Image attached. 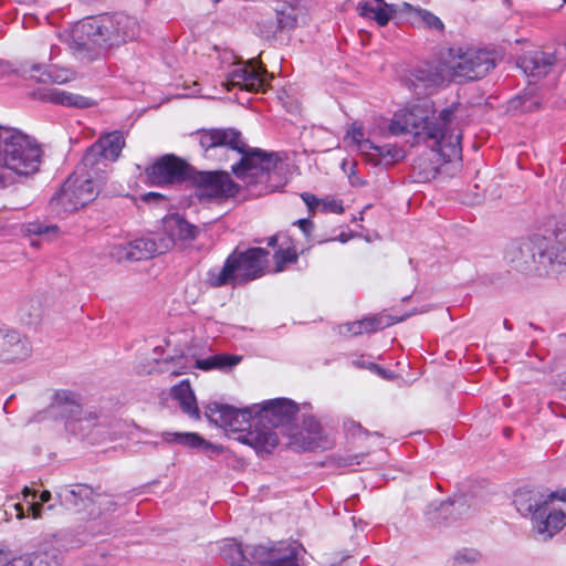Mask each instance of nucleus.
<instances>
[{
	"instance_id": "c03bdc74",
	"label": "nucleus",
	"mask_w": 566,
	"mask_h": 566,
	"mask_svg": "<svg viewBox=\"0 0 566 566\" xmlns=\"http://www.w3.org/2000/svg\"><path fill=\"white\" fill-rule=\"evenodd\" d=\"M322 211L340 214L344 212V207L340 200L331 198L322 200Z\"/></svg>"
},
{
	"instance_id": "f257e3e1",
	"label": "nucleus",
	"mask_w": 566,
	"mask_h": 566,
	"mask_svg": "<svg viewBox=\"0 0 566 566\" xmlns=\"http://www.w3.org/2000/svg\"><path fill=\"white\" fill-rule=\"evenodd\" d=\"M459 111V105H451L436 115L432 103L423 101L396 112L388 132L394 136L413 134L430 142L431 150L444 163H459L462 159Z\"/></svg>"
},
{
	"instance_id": "052dcab7",
	"label": "nucleus",
	"mask_w": 566,
	"mask_h": 566,
	"mask_svg": "<svg viewBox=\"0 0 566 566\" xmlns=\"http://www.w3.org/2000/svg\"><path fill=\"white\" fill-rule=\"evenodd\" d=\"M60 535H61V536H65V537H66V536H69V535H72V532H63V533H61Z\"/></svg>"
},
{
	"instance_id": "4c0bfd02",
	"label": "nucleus",
	"mask_w": 566,
	"mask_h": 566,
	"mask_svg": "<svg viewBox=\"0 0 566 566\" xmlns=\"http://www.w3.org/2000/svg\"><path fill=\"white\" fill-rule=\"evenodd\" d=\"M296 17L293 11H279L276 14L275 24L271 23L269 30L263 31L260 29L262 36L270 39L275 35L277 30L293 29L296 25Z\"/></svg>"
},
{
	"instance_id": "393cba45",
	"label": "nucleus",
	"mask_w": 566,
	"mask_h": 566,
	"mask_svg": "<svg viewBox=\"0 0 566 566\" xmlns=\"http://www.w3.org/2000/svg\"><path fill=\"white\" fill-rule=\"evenodd\" d=\"M356 10L360 17L374 20L380 27L386 25L395 13L394 6L384 0H359Z\"/></svg>"
},
{
	"instance_id": "7ed1b4c3",
	"label": "nucleus",
	"mask_w": 566,
	"mask_h": 566,
	"mask_svg": "<svg viewBox=\"0 0 566 566\" xmlns=\"http://www.w3.org/2000/svg\"><path fill=\"white\" fill-rule=\"evenodd\" d=\"M206 416L210 422L222 428L226 432L237 433V440L250 446L259 454L271 453L279 443L277 434L268 426L258 422L254 405L237 409L218 402L209 403Z\"/></svg>"
},
{
	"instance_id": "a878e982",
	"label": "nucleus",
	"mask_w": 566,
	"mask_h": 566,
	"mask_svg": "<svg viewBox=\"0 0 566 566\" xmlns=\"http://www.w3.org/2000/svg\"><path fill=\"white\" fill-rule=\"evenodd\" d=\"M170 241L159 242L158 238H140L129 241L130 261H140L154 258L169 251Z\"/></svg>"
},
{
	"instance_id": "39448f33",
	"label": "nucleus",
	"mask_w": 566,
	"mask_h": 566,
	"mask_svg": "<svg viewBox=\"0 0 566 566\" xmlns=\"http://www.w3.org/2000/svg\"><path fill=\"white\" fill-rule=\"evenodd\" d=\"M513 252L518 253V258H512V262L526 268L533 264L538 271L547 272L556 265H566V221L549 237L535 234L521 241Z\"/></svg>"
},
{
	"instance_id": "2eb2a0df",
	"label": "nucleus",
	"mask_w": 566,
	"mask_h": 566,
	"mask_svg": "<svg viewBox=\"0 0 566 566\" xmlns=\"http://www.w3.org/2000/svg\"><path fill=\"white\" fill-rule=\"evenodd\" d=\"M237 260L235 270L241 283L256 280L264 275L269 252L263 248H250L245 251L234 250L230 253Z\"/></svg>"
},
{
	"instance_id": "2f4dec72",
	"label": "nucleus",
	"mask_w": 566,
	"mask_h": 566,
	"mask_svg": "<svg viewBox=\"0 0 566 566\" xmlns=\"http://www.w3.org/2000/svg\"><path fill=\"white\" fill-rule=\"evenodd\" d=\"M367 160L373 163L374 165H392L405 157V151L402 148L397 147L396 145H384L378 146L373 143V148L365 155Z\"/></svg>"
},
{
	"instance_id": "f03ea898",
	"label": "nucleus",
	"mask_w": 566,
	"mask_h": 566,
	"mask_svg": "<svg viewBox=\"0 0 566 566\" xmlns=\"http://www.w3.org/2000/svg\"><path fill=\"white\" fill-rule=\"evenodd\" d=\"M124 145V137L118 132L101 136L51 199L53 209L73 212L93 202L103 191L111 164L118 159Z\"/></svg>"
},
{
	"instance_id": "c9c22d12",
	"label": "nucleus",
	"mask_w": 566,
	"mask_h": 566,
	"mask_svg": "<svg viewBox=\"0 0 566 566\" xmlns=\"http://www.w3.org/2000/svg\"><path fill=\"white\" fill-rule=\"evenodd\" d=\"M163 438L166 442H174L195 449L210 447L203 438L192 432H164Z\"/></svg>"
},
{
	"instance_id": "bf43d9fd",
	"label": "nucleus",
	"mask_w": 566,
	"mask_h": 566,
	"mask_svg": "<svg viewBox=\"0 0 566 566\" xmlns=\"http://www.w3.org/2000/svg\"><path fill=\"white\" fill-rule=\"evenodd\" d=\"M82 543H83V541H82V539H77V541H75V542H73V541H72V542L70 543V545H69V546H78V545H81Z\"/></svg>"
},
{
	"instance_id": "72a5a7b5",
	"label": "nucleus",
	"mask_w": 566,
	"mask_h": 566,
	"mask_svg": "<svg viewBox=\"0 0 566 566\" xmlns=\"http://www.w3.org/2000/svg\"><path fill=\"white\" fill-rule=\"evenodd\" d=\"M255 546L242 547L237 542H227L221 548V554L232 566H251V553Z\"/></svg>"
},
{
	"instance_id": "7c9ffc66",
	"label": "nucleus",
	"mask_w": 566,
	"mask_h": 566,
	"mask_svg": "<svg viewBox=\"0 0 566 566\" xmlns=\"http://www.w3.org/2000/svg\"><path fill=\"white\" fill-rule=\"evenodd\" d=\"M412 76L415 77V81L412 82L415 88H431L441 85L448 75L443 62L440 70L437 67L433 69L428 64L417 67L413 71Z\"/></svg>"
},
{
	"instance_id": "412c9836",
	"label": "nucleus",
	"mask_w": 566,
	"mask_h": 566,
	"mask_svg": "<svg viewBox=\"0 0 566 566\" xmlns=\"http://www.w3.org/2000/svg\"><path fill=\"white\" fill-rule=\"evenodd\" d=\"M268 245L277 247L273 255L275 273L284 271L287 264L296 263L298 259L297 248L289 235H272L268 239Z\"/></svg>"
},
{
	"instance_id": "f8f14e48",
	"label": "nucleus",
	"mask_w": 566,
	"mask_h": 566,
	"mask_svg": "<svg viewBox=\"0 0 566 566\" xmlns=\"http://www.w3.org/2000/svg\"><path fill=\"white\" fill-rule=\"evenodd\" d=\"M81 397L69 390H59L54 394L51 403L45 410L35 415L34 421L62 419L69 431V421L76 420L82 415Z\"/></svg>"
},
{
	"instance_id": "864d4df0",
	"label": "nucleus",
	"mask_w": 566,
	"mask_h": 566,
	"mask_svg": "<svg viewBox=\"0 0 566 566\" xmlns=\"http://www.w3.org/2000/svg\"><path fill=\"white\" fill-rule=\"evenodd\" d=\"M25 559L22 557H14L8 562L4 566H25Z\"/></svg>"
},
{
	"instance_id": "3c124183",
	"label": "nucleus",
	"mask_w": 566,
	"mask_h": 566,
	"mask_svg": "<svg viewBox=\"0 0 566 566\" xmlns=\"http://www.w3.org/2000/svg\"><path fill=\"white\" fill-rule=\"evenodd\" d=\"M9 507L13 509V511L15 512L17 518H19V520L24 518L25 515H24V512H23V507H22V505L20 503H13Z\"/></svg>"
},
{
	"instance_id": "6ab92c4d",
	"label": "nucleus",
	"mask_w": 566,
	"mask_h": 566,
	"mask_svg": "<svg viewBox=\"0 0 566 566\" xmlns=\"http://www.w3.org/2000/svg\"><path fill=\"white\" fill-rule=\"evenodd\" d=\"M163 231L164 235L158 237V240L159 242H165L166 240H169V250L178 241H189L196 239L199 232L196 226L189 223L187 220H185L181 216L177 213L166 216L163 219Z\"/></svg>"
},
{
	"instance_id": "0e129e2a",
	"label": "nucleus",
	"mask_w": 566,
	"mask_h": 566,
	"mask_svg": "<svg viewBox=\"0 0 566 566\" xmlns=\"http://www.w3.org/2000/svg\"><path fill=\"white\" fill-rule=\"evenodd\" d=\"M105 503H106V504H108V503H109V504H113L112 500H109V499H105Z\"/></svg>"
},
{
	"instance_id": "a211bd4d",
	"label": "nucleus",
	"mask_w": 566,
	"mask_h": 566,
	"mask_svg": "<svg viewBox=\"0 0 566 566\" xmlns=\"http://www.w3.org/2000/svg\"><path fill=\"white\" fill-rule=\"evenodd\" d=\"M198 140L205 151L214 148H227L228 150L243 147V138L240 132L233 128L203 129L198 133Z\"/></svg>"
},
{
	"instance_id": "423d86ee",
	"label": "nucleus",
	"mask_w": 566,
	"mask_h": 566,
	"mask_svg": "<svg viewBox=\"0 0 566 566\" xmlns=\"http://www.w3.org/2000/svg\"><path fill=\"white\" fill-rule=\"evenodd\" d=\"M77 32L99 46H118L137 38L139 23L127 14H104L81 23L74 31Z\"/></svg>"
},
{
	"instance_id": "de8ad7c7",
	"label": "nucleus",
	"mask_w": 566,
	"mask_h": 566,
	"mask_svg": "<svg viewBox=\"0 0 566 566\" xmlns=\"http://www.w3.org/2000/svg\"><path fill=\"white\" fill-rule=\"evenodd\" d=\"M142 199L146 202H150L151 200H163L166 199V196L159 192L150 191L143 195Z\"/></svg>"
},
{
	"instance_id": "ea45409f",
	"label": "nucleus",
	"mask_w": 566,
	"mask_h": 566,
	"mask_svg": "<svg viewBox=\"0 0 566 566\" xmlns=\"http://www.w3.org/2000/svg\"><path fill=\"white\" fill-rule=\"evenodd\" d=\"M129 242H116L108 247V255L116 262L130 261Z\"/></svg>"
},
{
	"instance_id": "58836bf2",
	"label": "nucleus",
	"mask_w": 566,
	"mask_h": 566,
	"mask_svg": "<svg viewBox=\"0 0 566 566\" xmlns=\"http://www.w3.org/2000/svg\"><path fill=\"white\" fill-rule=\"evenodd\" d=\"M403 7L409 11H413L419 21H421L426 27L438 31H441L443 29V22L432 12L424 9H415L411 4L407 2L403 3Z\"/></svg>"
},
{
	"instance_id": "5fc2aeb1",
	"label": "nucleus",
	"mask_w": 566,
	"mask_h": 566,
	"mask_svg": "<svg viewBox=\"0 0 566 566\" xmlns=\"http://www.w3.org/2000/svg\"><path fill=\"white\" fill-rule=\"evenodd\" d=\"M52 497V494L50 491H43L41 494H40V500L42 503H46L51 500Z\"/></svg>"
},
{
	"instance_id": "0eeeda50",
	"label": "nucleus",
	"mask_w": 566,
	"mask_h": 566,
	"mask_svg": "<svg viewBox=\"0 0 566 566\" xmlns=\"http://www.w3.org/2000/svg\"><path fill=\"white\" fill-rule=\"evenodd\" d=\"M447 75L479 80L495 67V61L491 52L472 48H451L444 60Z\"/></svg>"
},
{
	"instance_id": "473e14b6",
	"label": "nucleus",
	"mask_w": 566,
	"mask_h": 566,
	"mask_svg": "<svg viewBox=\"0 0 566 566\" xmlns=\"http://www.w3.org/2000/svg\"><path fill=\"white\" fill-rule=\"evenodd\" d=\"M48 102L63 106L88 108L94 105V102L85 96L66 92L61 88H49L44 95Z\"/></svg>"
},
{
	"instance_id": "6e6552de",
	"label": "nucleus",
	"mask_w": 566,
	"mask_h": 566,
	"mask_svg": "<svg viewBox=\"0 0 566 566\" xmlns=\"http://www.w3.org/2000/svg\"><path fill=\"white\" fill-rule=\"evenodd\" d=\"M125 423L119 419H111L97 408L82 409L76 420L69 421V431L81 436L91 443L106 439H117L124 433Z\"/></svg>"
},
{
	"instance_id": "4468645a",
	"label": "nucleus",
	"mask_w": 566,
	"mask_h": 566,
	"mask_svg": "<svg viewBox=\"0 0 566 566\" xmlns=\"http://www.w3.org/2000/svg\"><path fill=\"white\" fill-rule=\"evenodd\" d=\"M258 422L273 430L290 422L298 411L297 405L287 398H276L254 405Z\"/></svg>"
},
{
	"instance_id": "09e8293b",
	"label": "nucleus",
	"mask_w": 566,
	"mask_h": 566,
	"mask_svg": "<svg viewBox=\"0 0 566 566\" xmlns=\"http://www.w3.org/2000/svg\"><path fill=\"white\" fill-rule=\"evenodd\" d=\"M42 510H43L42 504L32 503V505H31L32 517L34 520L41 518L42 517Z\"/></svg>"
},
{
	"instance_id": "ddd939ff",
	"label": "nucleus",
	"mask_w": 566,
	"mask_h": 566,
	"mask_svg": "<svg viewBox=\"0 0 566 566\" xmlns=\"http://www.w3.org/2000/svg\"><path fill=\"white\" fill-rule=\"evenodd\" d=\"M266 70L258 62L251 59L248 62L234 63L228 74L226 82L227 90L239 87L250 92L263 90L265 83Z\"/></svg>"
},
{
	"instance_id": "8fccbe9b",
	"label": "nucleus",
	"mask_w": 566,
	"mask_h": 566,
	"mask_svg": "<svg viewBox=\"0 0 566 566\" xmlns=\"http://www.w3.org/2000/svg\"><path fill=\"white\" fill-rule=\"evenodd\" d=\"M297 224L304 233H308L313 228V223L307 219H300Z\"/></svg>"
},
{
	"instance_id": "c85d7f7f",
	"label": "nucleus",
	"mask_w": 566,
	"mask_h": 566,
	"mask_svg": "<svg viewBox=\"0 0 566 566\" xmlns=\"http://www.w3.org/2000/svg\"><path fill=\"white\" fill-rule=\"evenodd\" d=\"M322 429L321 424L314 418H308L304 421L303 429L292 436L291 443L297 449L302 450H316L322 444Z\"/></svg>"
},
{
	"instance_id": "5701e85b",
	"label": "nucleus",
	"mask_w": 566,
	"mask_h": 566,
	"mask_svg": "<svg viewBox=\"0 0 566 566\" xmlns=\"http://www.w3.org/2000/svg\"><path fill=\"white\" fill-rule=\"evenodd\" d=\"M554 62V55L536 51L520 57L517 66L526 76L539 78L549 72Z\"/></svg>"
},
{
	"instance_id": "4be33fe9",
	"label": "nucleus",
	"mask_w": 566,
	"mask_h": 566,
	"mask_svg": "<svg viewBox=\"0 0 566 566\" xmlns=\"http://www.w3.org/2000/svg\"><path fill=\"white\" fill-rule=\"evenodd\" d=\"M514 504L521 515L531 516L533 521L548 505V497L536 490L520 489L515 493Z\"/></svg>"
},
{
	"instance_id": "69168bd1",
	"label": "nucleus",
	"mask_w": 566,
	"mask_h": 566,
	"mask_svg": "<svg viewBox=\"0 0 566 566\" xmlns=\"http://www.w3.org/2000/svg\"><path fill=\"white\" fill-rule=\"evenodd\" d=\"M371 367H373V368H377V370H379V371H380V369H379L375 364H371Z\"/></svg>"
},
{
	"instance_id": "1a4fd4ad",
	"label": "nucleus",
	"mask_w": 566,
	"mask_h": 566,
	"mask_svg": "<svg viewBox=\"0 0 566 566\" xmlns=\"http://www.w3.org/2000/svg\"><path fill=\"white\" fill-rule=\"evenodd\" d=\"M239 160L231 166L232 172L247 185L264 182L276 167L275 153H266L260 148H251L243 140V147L232 149Z\"/></svg>"
},
{
	"instance_id": "dca6fc26",
	"label": "nucleus",
	"mask_w": 566,
	"mask_h": 566,
	"mask_svg": "<svg viewBox=\"0 0 566 566\" xmlns=\"http://www.w3.org/2000/svg\"><path fill=\"white\" fill-rule=\"evenodd\" d=\"M145 174L151 186H167L182 181L187 175V166L175 156L167 155L147 167Z\"/></svg>"
},
{
	"instance_id": "49530a36",
	"label": "nucleus",
	"mask_w": 566,
	"mask_h": 566,
	"mask_svg": "<svg viewBox=\"0 0 566 566\" xmlns=\"http://www.w3.org/2000/svg\"><path fill=\"white\" fill-rule=\"evenodd\" d=\"M547 497H548V503L553 500H559V501L566 502V489L552 492V493L547 494Z\"/></svg>"
},
{
	"instance_id": "aec40b11",
	"label": "nucleus",
	"mask_w": 566,
	"mask_h": 566,
	"mask_svg": "<svg viewBox=\"0 0 566 566\" xmlns=\"http://www.w3.org/2000/svg\"><path fill=\"white\" fill-rule=\"evenodd\" d=\"M532 522L537 534L547 539L566 525V514L562 510L551 509L548 504Z\"/></svg>"
},
{
	"instance_id": "9b49d317",
	"label": "nucleus",
	"mask_w": 566,
	"mask_h": 566,
	"mask_svg": "<svg viewBox=\"0 0 566 566\" xmlns=\"http://www.w3.org/2000/svg\"><path fill=\"white\" fill-rule=\"evenodd\" d=\"M303 553L304 548L296 542H277L256 545L251 558L260 566H303Z\"/></svg>"
},
{
	"instance_id": "9d476101",
	"label": "nucleus",
	"mask_w": 566,
	"mask_h": 566,
	"mask_svg": "<svg viewBox=\"0 0 566 566\" xmlns=\"http://www.w3.org/2000/svg\"><path fill=\"white\" fill-rule=\"evenodd\" d=\"M193 185L199 201H222L239 192V186L228 172L200 171L195 175Z\"/></svg>"
},
{
	"instance_id": "e2e57ef3",
	"label": "nucleus",
	"mask_w": 566,
	"mask_h": 566,
	"mask_svg": "<svg viewBox=\"0 0 566 566\" xmlns=\"http://www.w3.org/2000/svg\"><path fill=\"white\" fill-rule=\"evenodd\" d=\"M352 180V185H358V179H350Z\"/></svg>"
},
{
	"instance_id": "a19ab883",
	"label": "nucleus",
	"mask_w": 566,
	"mask_h": 566,
	"mask_svg": "<svg viewBox=\"0 0 566 566\" xmlns=\"http://www.w3.org/2000/svg\"><path fill=\"white\" fill-rule=\"evenodd\" d=\"M50 80L56 84H64L72 81L75 77V73L72 70L59 67L52 65L48 72Z\"/></svg>"
},
{
	"instance_id": "6e6d98bb",
	"label": "nucleus",
	"mask_w": 566,
	"mask_h": 566,
	"mask_svg": "<svg viewBox=\"0 0 566 566\" xmlns=\"http://www.w3.org/2000/svg\"><path fill=\"white\" fill-rule=\"evenodd\" d=\"M9 71V65L0 59V75Z\"/></svg>"
},
{
	"instance_id": "c756f323",
	"label": "nucleus",
	"mask_w": 566,
	"mask_h": 566,
	"mask_svg": "<svg viewBox=\"0 0 566 566\" xmlns=\"http://www.w3.org/2000/svg\"><path fill=\"white\" fill-rule=\"evenodd\" d=\"M171 397L178 401L181 410L192 419H199L200 412L189 380H182L171 388Z\"/></svg>"
},
{
	"instance_id": "4d7b16f0",
	"label": "nucleus",
	"mask_w": 566,
	"mask_h": 566,
	"mask_svg": "<svg viewBox=\"0 0 566 566\" xmlns=\"http://www.w3.org/2000/svg\"><path fill=\"white\" fill-rule=\"evenodd\" d=\"M23 495L24 497L27 499L29 495H32L33 497H35V492L34 491H31L29 488H24L23 489Z\"/></svg>"
},
{
	"instance_id": "b1692460",
	"label": "nucleus",
	"mask_w": 566,
	"mask_h": 566,
	"mask_svg": "<svg viewBox=\"0 0 566 566\" xmlns=\"http://www.w3.org/2000/svg\"><path fill=\"white\" fill-rule=\"evenodd\" d=\"M399 322L389 315L378 314L369 317H365L359 321L350 322L344 324L340 327L342 334H348L353 336L361 335L364 333H373L379 329H384L386 327L391 326L392 324Z\"/></svg>"
},
{
	"instance_id": "680f3d73",
	"label": "nucleus",
	"mask_w": 566,
	"mask_h": 566,
	"mask_svg": "<svg viewBox=\"0 0 566 566\" xmlns=\"http://www.w3.org/2000/svg\"><path fill=\"white\" fill-rule=\"evenodd\" d=\"M352 180V185H358V179H350Z\"/></svg>"
},
{
	"instance_id": "e433bc0d",
	"label": "nucleus",
	"mask_w": 566,
	"mask_h": 566,
	"mask_svg": "<svg viewBox=\"0 0 566 566\" xmlns=\"http://www.w3.org/2000/svg\"><path fill=\"white\" fill-rule=\"evenodd\" d=\"M345 140L356 147L364 156L373 148V143L365 138L363 126L357 122L353 123L347 129Z\"/></svg>"
},
{
	"instance_id": "f704fd0d",
	"label": "nucleus",
	"mask_w": 566,
	"mask_h": 566,
	"mask_svg": "<svg viewBox=\"0 0 566 566\" xmlns=\"http://www.w3.org/2000/svg\"><path fill=\"white\" fill-rule=\"evenodd\" d=\"M240 360L239 356L218 354L205 359H197L195 366L202 370L223 369L235 366Z\"/></svg>"
},
{
	"instance_id": "bb28decb",
	"label": "nucleus",
	"mask_w": 566,
	"mask_h": 566,
	"mask_svg": "<svg viewBox=\"0 0 566 566\" xmlns=\"http://www.w3.org/2000/svg\"><path fill=\"white\" fill-rule=\"evenodd\" d=\"M59 502L66 509H83L91 501L93 491L85 484H76L71 486H60L56 490Z\"/></svg>"
},
{
	"instance_id": "79ce46f5",
	"label": "nucleus",
	"mask_w": 566,
	"mask_h": 566,
	"mask_svg": "<svg viewBox=\"0 0 566 566\" xmlns=\"http://www.w3.org/2000/svg\"><path fill=\"white\" fill-rule=\"evenodd\" d=\"M481 554L475 549L464 548L458 552L453 558L454 566H465L467 564L472 565L479 562Z\"/></svg>"
},
{
	"instance_id": "603ef678",
	"label": "nucleus",
	"mask_w": 566,
	"mask_h": 566,
	"mask_svg": "<svg viewBox=\"0 0 566 566\" xmlns=\"http://www.w3.org/2000/svg\"><path fill=\"white\" fill-rule=\"evenodd\" d=\"M462 505H463V503L461 500H454L450 504H442L441 510L447 512L450 506H452L454 509H460Z\"/></svg>"
},
{
	"instance_id": "37998d69",
	"label": "nucleus",
	"mask_w": 566,
	"mask_h": 566,
	"mask_svg": "<svg viewBox=\"0 0 566 566\" xmlns=\"http://www.w3.org/2000/svg\"><path fill=\"white\" fill-rule=\"evenodd\" d=\"M59 228L56 226H45L39 222L29 223L27 226V232L35 235H50L56 234Z\"/></svg>"
},
{
	"instance_id": "f3484780",
	"label": "nucleus",
	"mask_w": 566,
	"mask_h": 566,
	"mask_svg": "<svg viewBox=\"0 0 566 566\" xmlns=\"http://www.w3.org/2000/svg\"><path fill=\"white\" fill-rule=\"evenodd\" d=\"M32 348L29 339L13 329H0V361L18 363L31 355Z\"/></svg>"
},
{
	"instance_id": "20e7f679",
	"label": "nucleus",
	"mask_w": 566,
	"mask_h": 566,
	"mask_svg": "<svg viewBox=\"0 0 566 566\" xmlns=\"http://www.w3.org/2000/svg\"><path fill=\"white\" fill-rule=\"evenodd\" d=\"M42 149L34 138L12 127L0 126V187L35 174Z\"/></svg>"
},
{
	"instance_id": "13d9d810",
	"label": "nucleus",
	"mask_w": 566,
	"mask_h": 566,
	"mask_svg": "<svg viewBox=\"0 0 566 566\" xmlns=\"http://www.w3.org/2000/svg\"><path fill=\"white\" fill-rule=\"evenodd\" d=\"M349 424H350L349 430H352V429L353 430L354 429L361 430V427L358 423H355V422L352 421V422H349Z\"/></svg>"
},
{
	"instance_id": "a18cd8bd",
	"label": "nucleus",
	"mask_w": 566,
	"mask_h": 566,
	"mask_svg": "<svg viewBox=\"0 0 566 566\" xmlns=\"http://www.w3.org/2000/svg\"><path fill=\"white\" fill-rule=\"evenodd\" d=\"M301 197L310 210L322 208V200L315 195L304 192Z\"/></svg>"
},
{
	"instance_id": "cd10ccee",
	"label": "nucleus",
	"mask_w": 566,
	"mask_h": 566,
	"mask_svg": "<svg viewBox=\"0 0 566 566\" xmlns=\"http://www.w3.org/2000/svg\"><path fill=\"white\" fill-rule=\"evenodd\" d=\"M235 263V258L229 254L222 266H214L207 272L206 282L212 287L242 284L239 281Z\"/></svg>"
}]
</instances>
